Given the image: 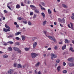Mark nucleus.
<instances>
[{
	"mask_svg": "<svg viewBox=\"0 0 74 74\" xmlns=\"http://www.w3.org/2000/svg\"><path fill=\"white\" fill-rule=\"evenodd\" d=\"M22 40H23V41H24V40H25V36H22Z\"/></svg>",
	"mask_w": 74,
	"mask_h": 74,
	"instance_id": "nucleus-33",
	"label": "nucleus"
},
{
	"mask_svg": "<svg viewBox=\"0 0 74 74\" xmlns=\"http://www.w3.org/2000/svg\"><path fill=\"white\" fill-rule=\"evenodd\" d=\"M56 63H59V62H60V60H56Z\"/></svg>",
	"mask_w": 74,
	"mask_h": 74,
	"instance_id": "nucleus-45",
	"label": "nucleus"
},
{
	"mask_svg": "<svg viewBox=\"0 0 74 74\" xmlns=\"http://www.w3.org/2000/svg\"><path fill=\"white\" fill-rule=\"evenodd\" d=\"M59 44H62V41L60 42H59Z\"/></svg>",
	"mask_w": 74,
	"mask_h": 74,
	"instance_id": "nucleus-61",
	"label": "nucleus"
},
{
	"mask_svg": "<svg viewBox=\"0 0 74 74\" xmlns=\"http://www.w3.org/2000/svg\"><path fill=\"white\" fill-rule=\"evenodd\" d=\"M34 12H35L37 13V14H40V11L37 9H35L34 10Z\"/></svg>",
	"mask_w": 74,
	"mask_h": 74,
	"instance_id": "nucleus-12",
	"label": "nucleus"
},
{
	"mask_svg": "<svg viewBox=\"0 0 74 74\" xmlns=\"http://www.w3.org/2000/svg\"><path fill=\"white\" fill-rule=\"evenodd\" d=\"M62 7H64V8H67V6H66L65 5H64V4H62Z\"/></svg>",
	"mask_w": 74,
	"mask_h": 74,
	"instance_id": "nucleus-30",
	"label": "nucleus"
},
{
	"mask_svg": "<svg viewBox=\"0 0 74 74\" xmlns=\"http://www.w3.org/2000/svg\"><path fill=\"white\" fill-rule=\"evenodd\" d=\"M15 45H19L20 44H21V43L19 42H17L15 43Z\"/></svg>",
	"mask_w": 74,
	"mask_h": 74,
	"instance_id": "nucleus-28",
	"label": "nucleus"
},
{
	"mask_svg": "<svg viewBox=\"0 0 74 74\" xmlns=\"http://www.w3.org/2000/svg\"><path fill=\"white\" fill-rule=\"evenodd\" d=\"M64 18H63L62 19V23H65V22H64Z\"/></svg>",
	"mask_w": 74,
	"mask_h": 74,
	"instance_id": "nucleus-38",
	"label": "nucleus"
},
{
	"mask_svg": "<svg viewBox=\"0 0 74 74\" xmlns=\"http://www.w3.org/2000/svg\"><path fill=\"white\" fill-rule=\"evenodd\" d=\"M17 67L18 68H21L22 67V65L20 64H18Z\"/></svg>",
	"mask_w": 74,
	"mask_h": 74,
	"instance_id": "nucleus-23",
	"label": "nucleus"
},
{
	"mask_svg": "<svg viewBox=\"0 0 74 74\" xmlns=\"http://www.w3.org/2000/svg\"><path fill=\"white\" fill-rule=\"evenodd\" d=\"M35 74H37L38 73H37V71H36V70H35Z\"/></svg>",
	"mask_w": 74,
	"mask_h": 74,
	"instance_id": "nucleus-56",
	"label": "nucleus"
},
{
	"mask_svg": "<svg viewBox=\"0 0 74 74\" xmlns=\"http://www.w3.org/2000/svg\"><path fill=\"white\" fill-rule=\"evenodd\" d=\"M70 23L71 24V27L72 29H73V24L71 23Z\"/></svg>",
	"mask_w": 74,
	"mask_h": 74,
	"instance_id": "nucleus-36",
	"label": "nucleus"
},
{
	"mask_svg": "<svg viewBox=\"0 0 74 74\" xmlns=\"http://www.w3.org/2000/svg\"><path fill=\"white\" fill-rule=\"evenodd\" d=\"M16 27L17 28H18V27H19V25L17 24V25H16Z\"/></svg>",
	"mask_w": 74,
	"mask_h": 74,
	"instance_id": "nucleus-58",
	"label": "nucleus"
},
{
	"mask_svg": "<svg viewBox=\"0 0 74 74\" xmlns=\"http://www.w3.org/2000/svg\"><path fill=\"white\" fill-rule=\"evenodd\" d=\"M43 33H44V34H45V36H47V34H46L47 33V31H44L43 32Z\"/></svg>",
	"mask_w": 74,
	"mask_h": 74,
	"instance_id": "nucleus-35",
	"label": "nucleus"
},
{
	"mask_svg": "<svg viewBox=\"0 0 74 74\" xmlns=\"http://www.w3.org/2000/svg\"><path fill=\"white\" fill-rule=\"evenodd\" d=\"M24 49H25V51H28L29 50V49L27 48H25Z\"/></svg>",
	"mask_w": 74,
	"mask_h": 74,
	"instance_id": "nucleus-32",
	"label": "nucleus"
},
{
	"mask_svg": "<svg viewBox=\"0 0 74 74\" xmlns=\"http://www.w3.org/2000/svg\"><path fill=\"white\" fill-rule=\"evenodd\" d=\"M63 65L64 66H66V63L64 62H63Z\"/></svg>",
	"mask_w": 74,
	"mask_h": 74,
	"instance_id": "nucleus-47",
	"label": "nucleus"
},
{
	"mask_svg": "<svg viewBox=\"0 0 74 74\" xmlns=\"http://www.w3.org/2000/svg\"><path fill=\"white\" fill-rule=\"evenodd\" d=\"M39 65H40V62H38L35 65V66H36V67H37L38 66H39Z\"/></svg>",
	"mask_w": 74,
	"mask_h": 74,
	"instance_id": "nucleus-21",
	"label": "nucleus"
},
{
	"mask_svg": "<svg viewBox=\"0 0 74 74\" xmlns=\"http://www.w3.org/2000/svg\"><path fill=\"white\" fill-rule=\"evenodd\" d=\"M68 27H69V28H71V27H70V24H69L68 25Z\"/></svg>",
	"mask_w": 74,
	"mask_h": 74,
	"instance_id": "nucleus-62",
	"label": "nucleus"
},
{
	"mask_svg": "<svg viewBox=\"0 0 74 74\" xmlns=\"http://www.w3.org/2000/svg\"><path fill=\"white\" fill-rule=\"evenodd\" d=\"M62 72L64 74H66V73H67V71L66 70H64Z\"/></svg>",
	"mask_w": 74,
	"mask_h": 74,
	"instance_id": "nucleus-19",
	"label": "nucleus"
},
{
	"mask_svg": "<svg viewBox=\"0 0 74 74\" xmlns=\"http://www.w3.org/2000/svg\"><path fill=\"white\" fill-rule=\"evenodd\" d=\"M74 58L73 57H72L69 58L67 60L69 62H73V60H74Z\"/></svg>",
	"mask_w": 74,
	"mask_h": 74,
	"instance_id": "nucleus-6",
	"label": "nucleus"
},
{
	"mask_svg": "<svg viewBox=\"0 0 74 74\" xmlns=\"http://www.w3.org/2000/svg\"><path fill=\"white\" fill-rule=\"evenodd\" d=\"M21 32H16L15 34V35L16 36H18V35H19V34H21Z\"/></svg>",
	"mask_w": 74,
	"mask_h": 74,
	"instance_id": "nucleus-15",
	"label": "nucleus"
},
{
	"mask_svg": "<svg viewBox=\"0 0 74 74\" xmlns=\"http://www.w3.org/2000/svg\"><path fill=\"white\" fill-rule=\"evenodd\" d=\"M58 20L60 22H61V23H63V22H62V19H60V18H58Z\"/></svg>",
	"mask_w": 74,
	"mask_h": 74,
	"instance_id": "nucleus-29",
	"label": "nucleus"
},
{
	"mask_svg": "<svg viewBox=\"0 0 74 74\" xmlns=\"http://www.w3.org/2000/svg\"><path fill=\"white\" fill-rule=\"evenodd\" d=\"M7 43H9V44H14V42L12 41H9Z\"/></svg>",
	"mask_w": 74,
	"mask_h": 74,
	"instance_id": "nucleus-26",
	"label": "nucleus"
},
{
	"mask_svg": "<svg viewBox=\"0 0 74 74\" xmlns=\"http://www.w3.org/2000/svg\"><path fill=\"white\" fill-rule=\"evenodd\" d=\"M3 58H8V55H7L6 54H5L3 55Z\"/></svg>",
	"mask_w": 74,
	"mask_h": 74,
	"instance_id": "nucleus-20",
	"label": "nucleus"
},
{
	"mask_svg": "<svg viewBox=\"0 0 74 74\" xmlns=\"http://www.w3.org/2000/svg\"><path fill=\"white\" fill-rule=\"evenodd\" d=\"M21 5L22 6V7H24L25 6V5H23V3L21 2Z\"/></svg>",
	"mask_w": 74,
	"mask_h": 74,
	"instance_id": "nucleus-37",
	"label": "nucleus"
},
{
	"mask_svg": "<svg viewBox=\"0 0 74 74\" xmlns=\"http://www.w3.org/2000/svg\"><path fill=\"white\" fill-rule=\"evenodd\" d=\"M48 38L51 40H53L54 42H56V39L54 37L51 36H48Z\"/></svg>",
	"mask_w": 74,
	"mask_h": 74,
	"instance_id": "nucleus-3",
	"label": "nucleus"
},
{
	"mask_svg": "<svg viewBox=\"0 0 74 74\" xmlns=\"http://www.w3.org/2000/svg\"><path fill=\"white\" fill-rule=\"evenodd\" d=\"M16 40H20V38L18 37H16L15 38Z\"/></svg>",
	"mask_w": 74,
	"mask_h": 74,
	"instance_id": "nucleus-42",
	"label": "nucleus"
},
{
	"mask_svg": "<svg viewBox=\"0 0 74 74\" xmlns=\"http://www.w3.org/2000/svg\"><path fill=\"white\" fill-rule=\"evenodd\" d=\"M3 45H5V46H6V45H7V43H4L3 44Z\"/></svg>",
	"mask_w": 74,
	"mask_h": 74,
	"instance_id": "nucleus-60",
	"label": "nucleus"
},
{
	"mask_svg": "<svg viewBox=\"0 0 74 74\" xmlns=\"http://www.w3.org/2000/svg\"><path fill=\"white\" fill-rule=\"evenodd\" d=\"M23 23H25V24H27V21H23Z\"/></svg>",
	"mask_w": 74,
	"mask_h": 74,
	"instance_id": "nucleus-40",
	"label": "nucleus"
},
{
	"mask_svg": "<svg viewBox=\"0 0 74 74\" xmlns=\"http://www.w3.org/2000/svg\"><path fill=\"white\" fill-rule=\"evenodd\" d=\"M30 7H31V8H34L35 7L33 5H30Z\"/></svg>",
	"mask_w": 74,
	"mask_h": 74,
	"instance_id": "nucleus-44",
	"label": "nucleus"
},
{
	"mask_svg": "<svg viewBox=\"0 0 74 74\" xmlns=\"http://www.w3.org/2000/svg\"><path fill=\"white\" fill-rule=\"evenodd\" d=\"M41 9L42 10H45V9L44 8H41Z\"/></svg>",
	"mask_w": 74,
	"mask_h": 74,
	"instance_id": "nucleus-49",
	"label": "nucleus"
},
{
	"mask_svg": "<svg viewBox=\"0 0 74 74\" xmlns=\"http://www.w3.org/2000/svg\"><path fill=\"white\" fill-rule=\"evenodd\" d=\"M60 26L61 27H63V25H62V24H60Z\"/></svg>",
	"mask_w": 74,
	"mask_h": 74,
	"instance_id": "nucleus-59",
	"label": "nucleus"
},
{
	"mask_svg": "<svg viewBox=\"0 0 74 74\" xmlns=\"http://www.w3.org/2000/svg\"><path fill=\"white\" fill-rule=\"evenodd\" d=\"M3 30L4 32H10V29L5 28H3Z\"/></svg>",
	"mask_w": 74,
	"mask_h": 74,
	"instance_id": "nucleus-7",
	"label": "nucleus"
},
{
	"mask_svg": "<svg viewBox=\"0 0 74 74\" xmlns=\"http://www.w3.org/2000/svg\"><path fill=\"white\" fill-rule=\"evenodd\" d=\"M14 72V70L11 69H10L8 71V73L10 74H12V73Z\"/></svg>",
	"mask_w": 74,
	"mask_h": 74,
	"instance_id": "nucleus-5",
	"label": "nucleus"
},
{
	"mask_svg": "<svg viewBox=\"0 0 74 74\" xmlns=\"http://www.w3.org/2000/svg\"><path fill=\"white\" fill-rule=\"evenodd\" d=\"M42 5H43L44 6H45V3L44 2H42Z\"/></svg>",
	"mask_w": 74,
	"mask_h": 74,
	"instance_id": "nucleus-51",
	"label": "nucleus"
},
{
	"mask_svg": "<svg viewBox=\"0 0 74 74\" xmlns=\"http://www.w3.org/2000/svg\"><path fill=\"white\" fill-rule=\"evenodd\" d=\"M14 24L15 25H17V23L16 22H15L14 23Z\"/></svg>",
	"mask_w": 74,
	"mask_h": 74,
	"instance_id": "nucleus-57",
	"label": "nucleus"
},
{
	"mask_svg": "<svg viewBox=\"0 0 74 74\" xmlns=\"http://www.w3.org/2000/svg\"><path fill=\"white\" fill-rule=\"evenodd\" d=\"M27 3V4H30V1H28Z\"/></svg>",
	"mask_w": 74,
	"mask_h": 74,
	"instance_id": "nucleus-54",
	"label": "nucleus"
},
{
	"mask_svg": "<svg viewBox=\"0 0 74 74\" xmlns=\"http://www.w3.org/2000/svg\"><path fill=\"white\" fill-rule=\"evenodd\" d=\"M21 8V6L20 5V4H17L16 6V8L17 9H19Z\"/></svg>",
	"mask_w": 74,
	"mask_h": 74,
	"instance_id": "nucleus-10",
	"label": "nucleus"
},
{
	"mask_svg": "<svg viewBox=\"0 0 74 74\" xmlns=\"http://www.w3.org/2000/svg\"><path fill=\"white\" fill-rule=\"evenodd\" d=\"M46 23H47V21H45L43 22L42 23V25L43 26H45V25H46Z\"/></svg>",
	"mask_w": 74,
	"mask_h": 74,
	"instance_id": "nucleus-16",
	"label": "nucleus"
},
{
	"mask_svg": "<svg viewBox=\"0 0 74 74\" xmlns=\"http://www.w3.org/2000/svg\"><path fill=\"white\" fill-rule=\"evenodd\" d=\"M37 54L34 53H31V56L32 58H33L34 59V58H35L37 56Z\"/></svg>",
	"mask_w": 74,
	"mask_h": 74,
	"instance_id": "nucleus-1",
	"label": "nucleus"
},
{
	"mask_svg": "<svg viewBox=\"0 0 74 74\" xmlns=\"http://www.w3.org/2000/svg\"><path fill=\"white\" fill-rule=\"evenodd\" d=\"M66 45H65L64 46H62V49L63 50H64V49H66Z\"/></svg>",
	"mask_w": 74,
	"mask_h": 74,
	"instance_id": "nucleus-17",
	"label": "nucleus"
},
{
	"mask_svg": "<svg viewBox=\"0 0 74 74\" xmlns=\"http://www.w3.org/2000/svg\"><path fill=\"white\" fill-rule=\"evenodd\" d=\"M57 66H58V64L57 63L56 64H55V67H56Z\"/></svg>",
	"mask_w": 74,
	"mask_h": 74,
	"instance_id": "nucleus-63",
	"label": "nucleus"
},
{
	"mask_svg": "<svg viewBox=\"0 0 74 74\" xmlns=\"http://www.w3.org/2000/svg\"><path fill=\"white\" fill-rule=\"evenodd\" d=\"M8 51H12V47H8Z\"/></svg>",
	"mask_w": 74,
	"mask_h": 74,
	"instance_id": "nucleus-14",
	"label": "nucleus"
},
{
	"mask_svg": "<svg viewBox=\"0 0 74 74\" xmlns=\"http://www.w3.org/2000/svg\"><path fill=\"white\" fill-rule=\"evenodd\" d=\"M17 19L19 20V21H21V20H22V18H21V17H18L17 18Z\"/></svg>",
	"mask_w": 74,
	"mask_h": 74,
	"instance_id": "nucleus-43",
	"label": "nucleus"
},
{
	"mask_svg": "<svg viewBox=\"0 0 74 74\" xmlns=\"http://www.w3.org/2000/svg\"><path fill=\"white\" fill-rule=\"evenodd\" d=\"M13 36L12 35H10L9 36H7V38H10V37H12Z\"/></svg>",
	"mask_w": 74,
	"mask_h": 74,
	"instance_id": "nucleus-41",
	"label": "nucleus"
},
{
	"mask_svg": "<svg viewBox=\"0 0 74 74\" xmlns=\"http://www.w3.org/2000/svg\"><path fill=\"white\" fill-rule=\"evenodd\" d=\"M70 50H71V51L72 52H74V50H73V47H70L69 49Z\"/></svg>",
	"mask_w": 74,
	"mask_h": 74,
	"instance_id": "nucleus-27",
	"label": "nucleus"
},
{
	"mask_svg": "<svg viewBox=\"0 0 74 74\" xmlns=\"http://www.w3.org/2000/svg\"><path fill=\"white\" fill-rule=\"evenodd\" d=\"M16 66H17V64H16V63H15L14 64V66L15 67H16Z\"/></svg>",
	"mask_w": 74,
	"mask_h": 74,
	"instance_id": "nucleus-46",
	"label": "nucleus"
},
{
	"mask_svg": "<svg viewBox=\"0 0 74 74\" xmlns=\"http://www.w3.org/2000/svg\"><path fill=\"white\" fill-rule=\"evenodd\" d=\"M42 16H43V18H45V14L43 12H42L41 13Z\"/></svg>",
	"mask_w": 74,
	"mask_h": 74,
	"instance_id": "nucleus-25",
	"label": "nucleus"
},
{
	"mask_svg": "<svg viewBox=\"0 0 74 74\" xmlns=\"http://www.w3.org/2000/svg\"><path fill=\"white\" fill-rule=\"evenodd\" d=\"M30 15L32 16L33 15V13L32 12H31L30 13Z\"/></svg>",
	"mask_w": 74,
	"mask_h": 74,
	"instance_id": "nucleus-48",
	"label": "nucleus"
},
{
	"mask_svg": "<svg viewBox=\"0 0 74 74\" xmlns=\"http://www.w3.org/2000/svg\"><path fill=\"white\" fill-rule=\"evenodd\" d=\"M38 74H42V73L41 71H39L38 72Z\"/></svg>",
	"mask_w": 74,
	"mask_h": 74,
	"instance_id": "nucleus-55",
	"label": "nucleus"
},
{
	"mask_svg": "<svg viewBox=\"0 0 74 74\" xmlns=\"http://www.w3.org/2000/svg\"><path fill=\"white\" fill-rule=\"evenodd\" d=\"M3 12H4L5 13H7V12H7V11L5 10H4L3 11Z\"/></svg>",
	"mask_w": 74,
	"mask_h": 74,
	"instance_id": "nucleus-52",
	"label": "nucleus"
},
{
	"mask_svg": "<svg viewBox=\"0 0 74 74\" xmlns=\"http://www.w3.org/2000/svg\"><path fill=\"white\" fill-rule=\"evenodd\" d=\"M28 24L29 25H32V23L30 21H29L28 22Z\"/></svg>",
	"mask_w": 74,
	"mask_h": 74,
	"instance_id": "nucleus-39",
	"label": "nucleus"
},
{
	"mask_svg": "<svg viewBox=\"0 0 74 74\" xmlns=\"http://www.w3.org/2000/svg\"><path fill=\"white\" fill-rule=\"evenodd\" d=\"M61 67L60 66H58L57 68V69L58 71V72H59V71H60V69H61Z\"/></svg>",
	"mask_w": 74,
	"mask_h": 74,
	"instance_id": "nucleus-11",
	"label": "nucleus"
},
{
	"mask_svg": "<svg viewBox=\"0 0 74 74\" xmlns=\"http://www.w3.org/2000/svg\"><path fill=\"white\" fill-rule=\"evenodd\" d=\"M48 14H51V10H50V9H49L48 10Z\"/></svg>",
	"mask_w": 74,
	"mask_h": 74,
	"instance_id": "nucleus-22",
	"label": "nucleus"
},
{
	"mask_svg": "<svg viewBox=\"0 0 74 74\" xmlns=\"http://www.w3.org/2000/svg\"><path fill=\"white\" fill-rule=\"evenodd\" d=\"M65 43H69V42H70V41L68 40L67 39H66L65 41Z\"/></svg>",
	"mask_w": 74,
	"mask_h": 74,
	"instance_id": "nucleus-24",
	"label": "nucleus"
},
{
	"mask_svg": "<svg viewBox=\"0 0 74 74\" xmlns=\"http://www.w3.org/2000/svg\"><path fill=\"white\" fill-rule=\"evenodd\" d=\"M71 19H73V20H74V17H73V16H71Z\"/></svg>",
	"mask_w": 74,
	"mask_h": 74,
	"instance_id": "nucleus-53",
	"label": "nucleus"
},
{
	"mask_svg": "<svg viewBox=\"0 0 74 74\" xmlns=\"http://www.w3.org/2000/svg\"><path fill=\"white\" fill-rule=\"evenodd\" d=\"M13 49L14 50L16 51H18L19 50V48L16 47H14Z\"/></svg>",
	"mask_w": 74,
	"mask_h": 74,
	"instance_id": "nucleus-13",
	"label": "nucleus"
},
{
	"mask_svg": "<svg viewBox=\"0 0 74 74\" xmlns=\"http://www.w3.org/2000/svg\"><path fill=\"white\" fill-rule=\"evenodd\" d=\"M12 3V2H10L8 3V4L7 5V7L9 8L10 10H11V11H12V9H11L10 6H9V5H10V4H11Z\"/></svg>",
	"mask_w": 74,
	"mask_h": 74,
	"instance_id": "nucleus-2",
	"label": "nucleus"
},
{
	"mask_svg": "<svg viewBox=\"0 0 74 74\" xmlns=\"http://www.w3.org/2000/svg\"><path fill=\"white\" fill-rule=\"evenodd\" d=\"M37 16L35 14H34V16H33V18L34 19H35L36 18Z\"/></svg>",
	"mask_w": 74,
	"mask_h": 74,
	"instance_id": "nucleus-31",
	"label": "nucleus"
},
{
	"mask_svg": "<svg viewBox=\"0 0 74 74\" xmlns=\"http://www.w3.org/2000/svg\"><path fill=\"white\" fill-rule=\"evenodd\" d=\"M51 57H52L51 58V59H53V58H57L56 56L54 54L51 53Z\"/></svg>",
	"mask_w": 74,
	"mask_h": 74,
	"instance_id": "nucleus-4",
	"label": "nucleus"
},
{
	"mask_svg": "<svg viewBox=\"0 0 74 74\" xmlns=\"http://www.w3.org/2000/svg\"><path fill=\"white\" fill-rule=\"evenodd\" d=\"M47 50H51V48H49Z\"/></svg>",
	"mask_w": 74,
	"mask_h": 74,
	"instance_id": "nucleus-64",
	"label": "nucleus"
},
{
	"mask_svg": "<svg viewBox=\"0 0 74 74\" xmlns=\"http://www.w3.org/2000/svg\"><path fill=\"white\" fill-rule=\"evenodd\" d=\"M36 39H37V37H34L32 38V40L33 41H34Z\"/></svg>",
	"mask_w": 74,
	"mask_h": 74,
	"instance_id": "nucleus-34",
	"label": "nucleus"
},
{
	"mask_svg": "<svg viewBox=\"0 0 74 74\" xmlns=\"http://www.w3.org/2000/svg\"><path fill=\"white\" fill-rule=\"evenodd\" d=\"M5 26L6 28H7L8 29H10V27L6 24H5Z\"/></svg>",
	"mask_w": 74,
	"mask_h": 74,
	"instance_id": "nucleus-18",
	"label": "nucleus"
},
{
	"mask_svg": "<svg viewBox=\"0 0 74 74\" xmlns=\"http://www.w3.org/2000/svg\"><path fill=\"white\" fill-rule=\"evenodd\" d=\"M69 64L70 67H73V66H74V63H69Z\"/></svg>",
	"mask_w": 74,
	"mask_h": 74,
	"instance_id": "nucleus-8",
	"label": "nucleus"
},
{
	"mask_svg": "<svg viewBox=\"0 0 74 74\" xmlns=\"http://www.w3.org/2000/svg\"><path fill=\"white\" fill-rule=\"evenodd\" d=\"M37 42H35L33 44V48H36V47L37 46Z\"/></svg>",
	"mask_w": 74,
	"mask_h": 74,
	"instance_id": "nucleus-9",
	"label": "nucleus"
},
{
	"mask_svg": "<svg viewBox=\"0 0 74 74\" xmlns=\"http://www.w3.org/2000/svg\"><path fill=\"white\" fill-rule=\"evenodd\" d=\"M54 49H58V47H57V46H55L54 47Z\"/></svg>",
	"mask_w": 74,
	"mask_h": 74,
	"instance_id": "nucleus-50",
	"label": "nucleus"
}]
</instances>
